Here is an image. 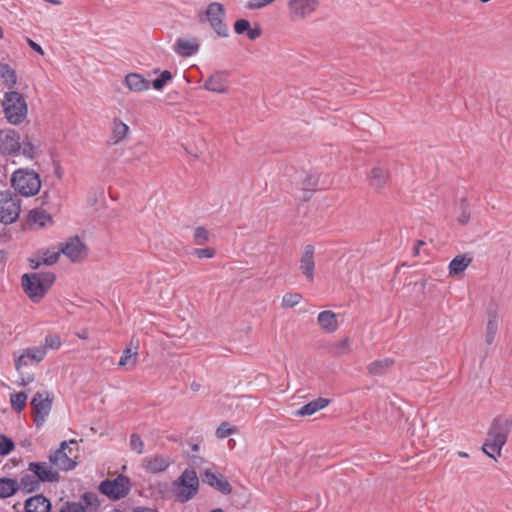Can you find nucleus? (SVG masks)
Wrapping results in <instances>:
<instances>
[{"label": "nucleus", "instance_id": "nucleus-5", "mask_svg": "<svg viewBox=\"0 0 512 512\" xmlns=\"http://www.w3.org/2000/svg\"><path fill=\"white\" fill-rule=\"evenodd\" d=\"M11 182L15 191L26 197L36 195L41 188L40 177L33 170L18 169L13 173Z\"/></svg>", "mask_w": 512, "mask_h": 512}, {"label": "nucleus", "instance_id": "nucleus-35", "mask_svg": "<svg viewBox=\"0 0 512 512\" xmlns=\"http://www.w3.org/2000/svg\"><path fill=\"white\" fill-rule=\"evenodd\" d=\"M137 356H138V352L136 350L132 351L131 348H126L123 351V354L119 360L118 365L121 367H124V366L133 367L136 364Z\"/></svg>", "mask_w": 512, "mask_h": 512}, {"label": "nucleus", "instance_id": "nucleus-13", "mask_svg": "<svg viewBox=\"0 0 512 512\" xmlns=\"http://www.w3.org/2000/svg\"><path fill=\"white\" fill-rule=\"evenodd\" d=\"M171 464H173V460L170 457L155 454L144 457L141 465L146 472L157 474L166 471Z\"/></svg>", "mask_w": 512, "mask_h": 512}, {"label": "nucleus", "instance_id": "nucleus-40", "mask_svg": "<svg viewBox=\"0 0 512 512\" xmlns=\"http://www.w3.org/2000/svg\"><path fill=\"white\" fill-rule=\"evenodd\" d=\"M193 237H194V242L197 245H203V244L209 242L210 239H211V235H210L209 231L206 230L203 227H197L194 230V236Z\"/></svg>", "mask_w": 512, "mask_h": 512}, {"label": "nucleus", "instance_id": "nucleus-24", "mask_svg": "<svg viewBox=\"0 0 512 512\" xmlns=\"http://www.w3.org/2000/svg\"><path fill=\"white\" fill-rule=\"evenodd\" d=\"M29 225L34 229H40L51 225L53 220L51 215L43 209L31 210L28 215Z\"/></svg>", "mask_w": 512, "mask_h": 512}, {"label": "nucleus", "instance_id": "nucleus-57", "mask_svg": "<svg viewBox=\"0 0 512 512\" xmlns=\"http://www.w3.org/2000/svg\"><path fill=\"white\" fill-rule=\"evenodd\" d=\"M48 3L54 4V5H60L62 2L61 0H45Z\"/></svg>", "mask_w": 512, "mask_h": 512}, {"label": "nucleus", "instance_id": "nucleus-7", "mask_svg": "<svg viewBox=\"0 0 512 512\" xmlns=\"http://www.w3.org/2000/svg\"><path fill=\"white\" fill-rule=\"evenodd\" d=\"M132 483L131 480L123 475L119 474L114 479H106L99 485V491L110 500L117 501L125 498L131 491Z\"/></svg>", "mask_w": 512, "mask_h": 512}, {"label": "nucleus", "instance_id": "nucleus-8", "mask_svg": "<svg viewBox=\"0 0 512 512\" xmlns=\"http://www.w3.org/2000/svg\"><path fill=\"white\" fill-rule=\"evenodd\" d=\"M20 200L9 192L0 193V222L3 224L14 223L20 214Z\"/></svg>", "mask_w": 512, "mask_h": 512}, {"label": "nucleus", "instance_id": "nucleus-10", "mask_svg": "<svg viewBox=\"0 0 512 512\" xmlns=\"http://www.w3.org/2000/svg\"><path fill=\"white\" fill-rule=\"evenodd\" d=\"M75 440H70L69 442L63 441L60 444L59 449H57L55 452H53L49 460L50 462L56 466L58 469L63 471H70L73 470L77 463L71 458V456L66 452V449L68 448L69 444H75Z\"/></svg>", "mask_w": 512, "mask_h": 512}, {"label": "nucleus", "instance_id": "nucleus-41", "mask_svg": "<svg viewBox=\"0 0 512 512\" xmlns=\"http://www.w3.org/2000/svg\"><path fill=\"white\" fill-rule=\"evenodd\" d=\"M333 352H334V354H336L338 356H342V355L350 353L351 352L350 340L348 338H345V339L335 343L333 346Z\"/></svg>", "mask_w": 512, "mask_h": 512}, {"label": "nucleus", "instance_id": "nucleus-6", "mask_svg": "<svg viewBox=\"0 0 512 512\" xmlns=\"http://www.w3.org/2000/svg\"><path fill=\"white\" fill-rule=\"evenodd\" d=\"M200 23H209L210 27L219 37H227L229 30L224 23L225 9L218 2L210 3L206 10L198 15Z\"/></svg>", "mask_w": 512, "mask_h": 512}, {"label": "nucleus", "instance_id": "nucleus-42", "mask_svg": "<svg viewBox=\"0 0 512 512\" xmlns=\"http://www.w3.org/2000/svg\"><path fill=\"white\" fill-rule=\"evenodd\" d=\"M237 431L235 426L230 425L227 422H223L219 425L216 430V436L220 439L227 438L228 436L234 434Z\"/></svg>", "mask_w": 512, "mask_h": 512}, {"label": "nucleus", "instance_id": "nucleus-4", "mask_svg": "<svg viewBox=\"0 0 512 512\" xmlns=\"http://www.w3.org/2000/svg\"><path fill=\"white\" fill-rule=\"evenodd\" d=\"M2 106L5 118L13 125L21 124L27 117V102L23 95L17 91L6 92Z\"/></svg>", "mask_w": 512, "mask_h": 512}, {"label": "nucleus", "instance_id": "nucleus-48", "mask_svg": "<svg viewBox=\"0 0 512 512\" xmlns=\"http://www.w3.org/2000/svg\"><path fill=\"white\" fill-rule=\"evenodd\" d=\"M21 485L27 491H33L38 487V481L31 475H25L21 478Z\"/></svg>", "mask_w": 512, "mask_h": 512}, {"label": "nucleus", "instance_id": "nucleus-16", "mask_svg": "<svg viewBox=\"0 0 512 512\" xmlns=\"http://www.w3.org/2000/svg\"><path fill=\"white\" fill-rule=\"evenodd\" d=\"M28 470L42 482H56L59 479L58 472L45 462H32L29 464Z\"/></svg>", "mask_w": 512, "mask_h": 512}, {"label": "nucleus", "instance_id": "nucleus-26", "mask_svg": "<svg viewBox=\"0 0 512 512\" xmlns=\"http://www.w3.org/2000/svg\"><path fill=\"white\" fill-rule=\"evenodd\" d=\"M329 404V400L325 398H318L313 400L294 412L295 416H310L317 411L325 408Z\"/></svg>", "mask_w": 512, "mask_h": 512}, {"label": "nucleus", "instance_id": "nucleus-54", "mask_svg": "<svg viewBox=\"0 0 512 512\" xmlns=\"http://www.w3.org/2000/svg\"><path fill=\"white\" fill-rule=\"evenodd\" d=\"M133 512H159V511L157 509H153L150 507L139 506V507H135L133 509Z\"/></svg>", "mask_w": 512, "mask_h": 512}, {"label": "nucleus", "instance_id": "nucleus-33", "mask_svg": "<svg viewBox=\"0 0 512 512\" xmlns=\"http://www.w3.org/2000/svg\"><path fill=\"white\" fill-rule=\"evenodd\" d=\"M393 364V361L389 358L378 359L373 361L368 366V371L372 375L384 374Z\"/></svg>", "mask_w": 512, "mask_h": 512}, {"label": "nucleus", "instance_id": "nucleus-23", "mask_svg": "<svg viewBox=\"0 0 512 512\" xmlns=\"http://www.w3.org/2000/svg\"><path fill=\"white\" fill-rule=\"evenodd\" d=\"M59 256L58 250H40L37 257L30 259V265L33 269L39 268L42 264L52 265L58 261Z\"/></svg>", "mask_w": 512, "mask_h": 512}, {"label": "nucleus", "instance_id": "nucleus-49", "mask_svg": "<svg viewBox=\"0 0 512 512\" xmlns=\"http://www.w3.org/2000/svg\"><path fill=\"white\" fill-rule=\"evenodd\" d=\"M82 501L85 504V508L89 507L92 509H96L99 505L98 498L94 493H84L82 495Z\"/></svg>", "mask_w": 512, "mask_h": 512}, {"label": "nucleus", "instance_id": "nucleus-34", "mask_svg": "<svg viewBox=\"0 0 512 512\" xmlns=\"http://www.w3.org/2000/svg\"><path fill=\"white\" fill-rule=\"evenodd\" d=\"M27 394L25 392H17L10 395V403L12 408L17 411L21 412L27 403Z\"/></svg>", "mask_w": 512, "mask_h": 512}, {"label": "nucleus", "instance_id": "nucleus-56", "mask_svg": "<svg viewBox=\"0 0 512 512\" xmlns=\"http://www.w3.org/2000/svg\"><path fill=\"white\" fill-rule=\"evenodd\" d=\"M78 337L82 338V339H86L88 337V332L82 331L81 333L78 334Z\"/></svg>", "mask_w": 512, "mask_h": 512}, {"label": "nucleus", "instance_id": "nucleus-21", "mask_svg": "<svg viewBox=\"0 0 512 512\" xmlns=\"http://www.w3.org/2000/svg\"><path fill=\"white\" fill-rule=\"evenodd\" d=\"M317 323L327 333H334L339 328L337 314L331 310H325L318 314Z\"/></svg>", "mask_w": 512, "mask_h": 512}, {"label": "nucleus", "instance_id": "nucleus-62", "mask_svg": "<svg viewBox=\"0 0 512 512\" xmlns=\"http://www.w3.org/2000/svg\"><path fill=\"white\" fill-rule=\"evenodd\" d=\"M211 512H223V511L221 509H215V510H213Z\"/></svg>", "mask_w": 512, "mask_h": 512}, {"label": "nucleus", "instance_id": "nucleus-18", "mask_svg": "<svg viewBox=\"0 0 512 512\" xmlns=\"http://www.w3.org/2000/svg\"><path fill=\"white\" fill-rule=\"evenodd\" d=\"M45 355H46L45 348H42V347L28 348L16 360L15 367L17 370H19L21 366H27L29 364L28 360L38 363L44 359Z\"/></svg>", "mask_w": 512, "mask_h": 512}, {"label": "nucleus", "instance_id": "nucleus-59", "mask_svg": "<svg viewBox=\"0 0 512 512\" xmlns=\"http://www.w3.org/2000/svg\"><path fill=\"white\" fill-rule=\"evenodd\" d=\"M458 455H459L460 457H463V458L468 457V454H467L466 452H462V451L458 452Z\"/></svg>", "mask_w": 512, "mask_h": 512}, {"label": "nucleus", "instance_id": "nucleus-32", "mask_svg": "<svg viewBox=\"0 0 512 512\" xmlns=\"http://www.w3.org/2000/svg\"><path fill=\"white\" fill-rule=\"evenodd\" d=\"M0 78L9 89L13 88L17 83L16 72L8 64L0 63Z\"/></svg>", "mask_w": 512, "mask_h": 512}, {"label": "nucleus", "instance_id": "nucleus-61", "mask_svg": "<svg viewBox=\"0 0 512 512\" xmlns=\"http://www.w3.org/2000/svg\"><path fill=\"white\" fill-rule=\"evenodd\" d=\"M4 36V32H3V29L0 27V39L3 38Z\"/></svg>", "mask_w": 512, "mask_h": 512}, {"label": "nucleus", "instance_id": "nucleus-20", "mask_svg": "<svg viewBox=\"0 0 512 512\" xmlns=\"http://www.w3.org/2000/svg\"><path fill=\"white\" fill-rule=\"evenodd\" d=\"M199 47L196 38H179L175 43V52L182 57H190L199 51Z\"/></svg>", "mask_w": 512, "mask_h": 512}, {"label": "nucleus", "instance_id": "nucleus-25", "mask_svg": "<svg viewBox=\"0 0 512 512\" xmlns=\"http://www.w3.org/2000/svg\"><path fill=\"white\" fill-rule=\"evenodd\" d=\"M50 501L43 495H35L25 501V512H49Z\"/></svg>", "mask_w": 512, "mask_h": 512}, {"label": "nucleus", "instance_id": "nucleus-53", "mask_svg": "<svg viewBox=\"0 0 512 512\" xmlns=\"http://www.w3.org/2000/svg\"><path fill=\"white\" fill-rule=\"evenodd\" d=\"M27 43L33 51H35L36 53H38L40 55H44V51L39 44H37L36 42H34L33 40H31L29 38L27 39Z\"/></svg>", "mask_w": 512, "mask_h": 512}, {"label": "nucleus", "instance_id": "nucleus-1", "mask_svg": "<svg viewBox=\"0 0 512 512\" xmlns=\"http://www.w3.org/2000/svg\"><path fill=\"white\" fill-rule=\"evenodd\" d=\"M512 420L505 416L496 417L489 429L487 439L483 445V451L489 457L496 459L501 454L510 433Z\"/></svg>", "mask_w": 512, "mask_h": 512}, {"label": "nucleus", "instance_id": "nucleus-2", "mask_svg": "<svg viewBox=\"0 0 512 512\" xmlns=\"http://www.w3.org/2000/svg\"><path fill=\"white\" fill-rule=\"evenodd\" d=\"M55 276L51 272H37L22 276V287L28 297L38 302L52 286Z\"/></svg>", "mask_w": 512, "mask_h": 512}, {"label": "nucleus", "instance_id": "nucleus-22", "mask_svg": "<svg viewBox=\"0 0 512 512\" xmlns=\"http://www.w3.org/2000/svg\"><path fill=\"white\" fill-rule=\"evenodd\" d=\"M125 85L132 92L141 93L150 88L149 80L138 73H129L124 80Z\"/></svg>", "mask_w": 512, "mask_h": 512}, {"label": "nucleus", "instance_id": "nucleus-45", "mask_svg": "<svg viewBox=\"0 0 512 512\" xmlns=\"http://www.w3.org/2000/svg\"><path fill=\"white\" fill-rule=\"evenodd\" d=\"M61 339L57 335H47L45 337V344L44 347L45 351L47 352V349L57 350L61 347Z\"/></svg>", "mask_w": 512, "mask_h": 512}, {"label": "nucleus", "instance_id": "nucleus-30", "mask_svg": "<svg viewBox=\"0 0 512 512\" xmlns=\"http://www.w3.org/2000/svg\"><path fill=\"white\" fill-rule=\"evenodd\" d=\"M19 489L17 480L11 478L0 479V498L13 496Z\"/></svg>", "mask_w": 512, "mask_h": 512}, {"label": "nucleus", "instance_id": "nucleus-28", "mask_svg": "<svg viewBox=\"0 0 512 512\" xmlns=\"http://www.w3.org/2000/svg\"><path fill=\"white\" fill-rule=\"evenodd\" d=\"M111 129V140L114 144L123 141L129 133V126L120 119L113 120Z\"/></svg>", "mask_w": 512, "mask_h": 512}, {"label": "nucleus", "instance_id": "nucleus-11", "mask_svg": "<svg viewBox=\"0 0 512 512\" xmlns=\"http://www.w3.org/2000/svg\"><path fill=\"white\" fill-rule=\"evenodd\" d=\"M21 142L19 134L12 129L0 131V153L5 156H12L20 151Z\"/></svg>", "mask_w": 512, "mask_h": 512}, {"label": "nucleus", "instance_id": "nucleus-3", "mask_svg": "<svg viewBox=\"0 0 512 512\" xmlns=\"http://www.w3.org/2000/svg\"><path fill=\"white\" fill-rule=\"evenodd\" d=\"M199 478L195 470L186 468L172 483V493L180 503L190 501L198 493Z\"/></svg>", "mask_w": 512, "mask_h": 512}, {"label": "nucleus", "instance_id": "nucleus-37", "mask_svg": "<svg viewBox=\"0 0 512 512\" xmlns=\"http://www.w3.org/2000/svg\"><path fill=\"white\" fill-rule=\"evenodd\" d=\"M460 213L457 216V221L461 225H466L470 220L469 204L465 199H461L459 202Z\"/></svg>", "mask_w": 512, "mask_h": 512}, {"label": "nucleus", "instance_id": "nucleus-12", "mask_svg": "<svg viewBox=\"0 0 512 512\" xmlns=\"http://www.w3.org/2000/svg\"><path fill=\"white\" fill-rule=\"evenodd\" d=\"M318 0H290L288 8L292 19L299 20L309 17L318 7Z\"/></svg>", "mask_w": 512, "mask_h": 512}, {"label": "nucleus", "instance_id": "nucleus-38", "mask_svg": "<svg viewBox=\"0 0 512 512\" xmlns=\"http://www.w3.org/2000/svg\"><path fill=\"white\" fill-rule=\"evenodd\" d=\"M15 449L13 440L3 434H0V455L7 456Z\"/></svg>", "mask_w": 512, "mask_h": 512}, {"label": "nucleus", "instance_id": "nucleus-55", "mask_svg": "<svg viewBox=\"0 0 512 512\" xmlns=\"http://www.w3.org/2000/svg\"><path fill=\"white\" fill-rule=\"evenodd\" d=\"M424 244H425V243H424V241H422V240L417 241V244H416V246H415V248H414V255H418V254H419L420 247H421L422 245H424Z\"/></svg>", "mask_w": 512, "mask_h": 512}, {"label": "nucleus", "instance_id": "nucleus-29", "mask_svg": "<svg viewBox=\"0 0 512 512\" xmlns=\"http://www.w3.org/2000/svg\"><path fill=\"white\" fill-rule=\"evenodd\" d=\"M39 149L40 143L38 140L26 137L25 140L21 143L20 151L26 158L34 159L38 155Z\"/></svg>", "mask_w": 512, "mask_h": 512}, {"label": "nucleus", "instance_id": "nucleus-31", "mask_svg": "<svg viewBox=\"0 0 512 512\" xmlns=\"http://www.w3.org/2000/svg\"><path fill=\"white\" fill-rule=\"evenodd\" d=\"M369 179H370L371 186H373L376 189H380L386 184L387 179H388V174L383 168L374 167L371 170Z\"/></svg>", "mask_w": 512, "mask_h": 512}, {"label": "nucleus", "instance_id": "nucleus-39", "mask_svg": "<svg viewBox=\"0 0 512 512\" xmlns=\"http://www.w3.org/2000/svg\"><path fill=\"white\" fill-rule=\"evenodd\" d=\"M172 80V74L168 70H164L159 77L152 82V86L155 90H162L164 86Z\"/></svg>", "mask_w": 512, "mask_h": 512}, {"label": "nucleus", "instance_id": "nucleus-47", "mask_svg": "<svg viewBox=\"0 0 512 512\" xmlns=\"http://www.w3.org/2000/svg\"><path fill=\"white\" fill-rule=\"evenodd\" d=\"M192 254L197 258H213L216 254V250L214 248H197L194 249Z\"/></svg>", "mask_w": 512, "mask_h": 512}, {"label": "nucleus", "instance_id": "nucleus-27", "mask_svg": "<svg viewBox=\"0 0 512 512\" xmlns=\"http://www.w3.org/2000/svg\"><path fill=\"white\" fill-rule=\"evenodd\" d=\"M472 262V258L467 255H457L454 257L449 263V275L450 276H458L462 274L466 268Z\"/></svg>", "mask_w": 512, "mask_h": 512}, {"label": "nucleus", "instance_id": "nucleus-17", "mask_svg": "<svg viewBox=\"0 0 512 512\" xmlns=\"http://www.w3.org/2000/svg\"><path fill=\"white\" fill-rule=\"evenodd\" d=\"M300 271L306 277L309 282L314 281V247L312 245L305 246L301 259H300Z\"/></svg>", "mask_w": 512, "mask_h": 512}, {"label": "nucleus", "instance_id": "nucleus-15", "mask_svg": "<svg viewBox=\"0 0 512 512\" xmlns=\"http://www.w3.org/2000/svg\"><path fill=\"white\" fill-rule=\"evenodd\" d=\"M229 73L226 71H216L203 85V88L210 92L224 94L228 91Z\"/></svg>", "mask_w": 512, "mask_h": 512}, {"label": "nucleus", "instance_id": "nucleus-14", "mask_svg": "<svg viewBox=\"0 0 512 512\" xmlns=\"http://www.w3.org/2000/svg\"><path fill=\"white\" fill-rule=\"evenodd\" d=\"M60 252L73 262L82 260L86 255L85 246L78 237L70 238L63 243Z\"/></svg>", "mask_w": 512, "mask_h": 512}, {"label": "nucleus", "instance_id": "nucleus-60", "mask_svg": "<svg viewBox=\"0 0 512 512\" xmlns=\"http://www.w3.org/2000/svg\"><path fill=\"white\" fill-rule=\"evenodd\" d=\"M311 177H309V181H308V186H314L315 185V181H311Z\"/></svg>", "mask_w": 512, "mask_h": 512}, {"label": "nucleus", "instance_id": "nucleus-46", "mask_svg": "<svg viewBox=\"0 0 512 512\" xmlns=\"http://www.w3.org/2000/svg\"><path fill=\"white\" fill-rule=\"evenodd\" d=\"M130 447L138 454H142L144 452V442L139 435L132 434L130 436Z\"/></svg>", "mask_w": 512, "mask_h": 512}, {"label": "nucleus", "instance_id": "nucleus-58", "mask_svg": "<svg viewBox=\"0 0 512 512\" xmlns=\"http://www.w3.org/2000/svg\"><path fill=\"white\" fill-rule=\"evenodd\" d=\"M199 387H200V385H199V384H197V383H193V384L191 385V388H192V390H194V391H198V390H199Z\"/></svg>", "mask_w": 512, "mask_h": 512}, {"label": "nucleus", "instance_id": "nucleus-44", "mask_svg": "<svg viewBox=\"0 0 512 512\" xmlns=\"http://www.w3.org/2000/svg\"><path fill=\"white\" fill-rule=\"evenodd\" d=\"M60 512H86V509L80 502L68 501L62 505Z\"/></svg>", "mask_w": 512, "mask_h": 512}, {"label": "nucleus", "instance_id": "nucleus-51", "mask_svg": "<svg viewBox=\"0 0 512 512\" xmlns=\"http://www.w3.org/2000/svg\"><path fill=\"white\" fill-rule=\"evenodd\" d=\"M274 0H251L248 3V8L250 9H259L262 8L270 3H272Z\"/></svg>", "mask_w": 512, "mask_h": 512}, {"label": "nucleus", "instance_id": "nucleus-9", "mask_svg": "<svg viewBox=\"0 0 512 512\" xmlns=\"http://www.w3.org/2000/svg\"><path fill=\"white\" fill-rule=\"evenodd\" d=\"M34 423L36 426H42L50 414L52 407V397L49 392H37L31 400Z\"/></svg>", "mask_w": 512, "mask_h": 512}, {"label": "nucleus", "instance_id": "nucleus-50", "mask_svg": "<svg viewBox=\"0 0 512 512\" xmlns=\"http://www.w3.org/2000/svg\"><path fill=\"white\" fill-rule=\"evenodd\" d=\"M250 22L246 19L237 20L234 24V30L237 34L241 35L249 30Z\"/></svg>", "mask_w": 512, "mask_h": 512}, {"label": "nucleus", "instance_id": "nucleus-36", "mask_svg": "<svg viewBox=\"0 0 512 512\" xmlns=\"http://www.w3.org/2000/svg\"><path fill=\"white\" fill-rule=\"evenodd\" d=\"M498 330V321L495 317L488 320L486 325L485 341L488 345L492 344Z\"/></svg>", "mask_w": 512, "mask_h": 512}, {"label": "nucleus", "instance_id": "nucleus-43", "mask_svg": "<svg viewBox=\"0 0 512 512\" xmlns=\"http://www.w3.org/2000/svg\"><path fill=\"white\" fill-rule=\"evenodd\" d=\"M301 300V295L298 293H287L282 298L283 307L292 308L296 306Z\"/></svg>", "mask_w": 512, "mask_h": 512}, {"label": "nucleus", "instance_id": "nucleus-19", "mask_svg": "<svg viewBox=\"0 0 512 512\" xmlns=\"http://www.w3.org/2000/svg\"><path fill=\"white\" fill-rule=\"evenodd\" d=\"M203 481L223 494H229L232 491V487L225 477L211 471L204 473Z\"/></svg>", "mask_w": 512, "mask_h": 512}, {"label": "nucleus", "instance_id": "nucleus-52", "mask_svg": "<svg viewBox=\"0 0 512 512\" xmlns=\"http://www.w3.org/2000/svg\"><path fill=\"white\" fill-rule=\"evenodd\" d=\"M246 33H247V37L250 40H255V39L260 37L261 30L259 28H251V27H249V30Z\"/></svg>", "mask_w": 512, "mask_h": 512}]
</instances>
